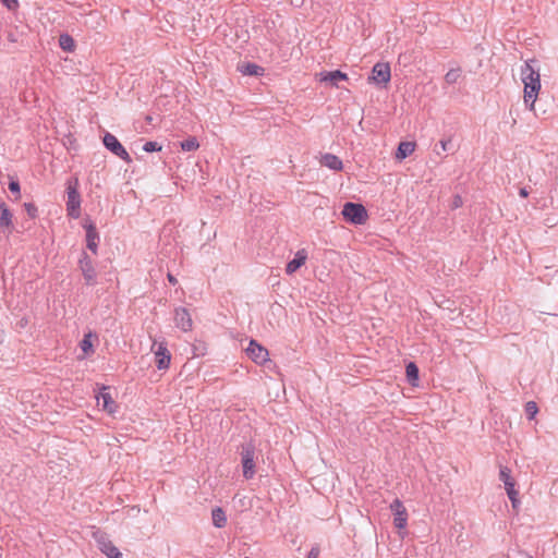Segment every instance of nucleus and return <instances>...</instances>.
I'll return each mask as SVG.
<instances>
[{
	"instance_id": "obj_1",
	"label": "nucleus",
	"mask_w": 558,
	"mask_h": 558,
	"mask_svg": "<svg viewBox=\"0 0 558 558\" xmlns=\"http://www.w3.org/2000/svg\"><path fill=\"white\" fill-rule=\"evenodd\" d=\"M535 62L537 61L532 59L521 66V78L524 84V102L531 110L534 109V104L541 89L539 71L533 66Z\"/></svg>"
},
{
	"instance_id": "obj_2",
	"label": "nucleus",
	"mask_w": 558,
	"mask_h": 558,
	"mask_svg": "<svg viewBox=\"0 0 558 558\" xmlns=\"http://www.w3.org/2000/svg\"><path fill=\"white\" fill-rule=\"evenodd\" d=\"M240 456L244 478H253L256 473V448L254 444L252 441L242 444Z\"/></svg>"
},
{
	"instance_id": "obj_3",
	"label": "nucleus",
	"mask_w": 558,
	"mask_h": 558,
	"mask_svg": "<svg viewBox=\"0 0 558 558\" xmlns=\"http://www.w3.org/2000/svg\"><path fill=\"white\" fill-rule=\"evenodd\" d=\"M77 179L66 182V210L71 218L77 219L81 215V195L77 190Z\"/></svg>"
},
{
	"instance_id": "obj_4",
	"label": "nucleus",
	"mask_w": 558,
	"mask_h": 558,
	"mask_svg": "<svg viewBox=\"0 0 558 558\" xmlns=\"http://www.w3.org/2000/svg\"><path fill=\"white\" fill-rule=\"evenodd\" d=\"M342 216L347 222L363 225L368 218L366 208L360 203L347 202L342 208Z\"/></svg>"
},
{
	"instance_id": "obj_5",
	"label": "nucleus",
	"mask_w": 558,
	"mask_h": 558,
	"mask_svg": "<svg viewBox=\"0 0 558 558\" xmlns=\"http://www.w3.org/2000/svg\"><path fill=\"white\" fill-rule=\"evenodd\" d=\"M102 144L114 156L119 157L128 163L132 162L131 156L113 134L106 132L102 137Z\"/></svg>"
},
{
	"instance_id": "obj_6",
	"label": "nucleus",
	"mask_w": 558,
	"mask_h": 558,
	"mask_svg": "<svg viewBox=\"0 0 558 558\" xmlns=\"http://www.w3.org/2000/svg\"><path fill=\"white\" fill-rule=\"evenodd\" d=\"M78 268L82 271L86 286H95L97 272L90 256L86 252H82L78 259Z\"/></svg>"
},
{
	"instance_id": "obj_7",
	"label": "nucleus",
	"mask_w": 558,
	"mask_h": 558,
	"mask_svg": "<svg viewBox=\"0 0 558 558\" xmlns=\"http://www.w3.org/2000/svg\"><path fill=\"white\" fill-rule=\"evenodd\" d=\"M94 537L98 544L99 549L109 558H122V554L112 544L108 536L100 531L94 533Z\"/></svg>"
},
{
	"instance_id": "obj_8",
	"label": "nucleus",
	"mask_w": 558,
	"mask_h": 558,
	"mask_svg": "<svg viewBox=\"0 0 558 558\" xmlns=\"http://www.w3.org/2000/svg\"><path fill=\"white\" fill-rule=\"evenodd\" d=\"M246 354L256 364H263L268 361V350L253 339L246 348Z\"/></svg>"
},
{
	"instance_id": "obj_9",
	"label": "nucleus",
	"mask_w": 558,
	"mask_h": 558,
	"mask_svg": "<svg viewBox=\"0 0 558 558\" xmlns=\"http://www.w3.org/2000/svg\"><path fill=\"white\" fill-rule=\"evenodd\" d=\"M390 78L391 72L389 63L378 62L373 66L372 76L369 77V80L374 81L378 85H386L387 83H389Z\"/></svg>"
},
{
	"instance_id": "obj_10",
	"label": "nucleus",
	"mask_w": 558,
	"mask_h": 558,
	"mask_svg": "<svg viewBox=\"0 0 558 558\" xmlns=\"http://www.w3.org/2000/svg\"><path fill=\"white\" fill-rule=\"evenodd\" d=\"M86 231V247L94 254H97L98 243H99V233L97 228L93 221H86L83 225Z\"/></svg>"
},
{
	"instance_id": "obj_11",
	"label": "nucleus",
	"mask_w": 558,
	"mask_h": 558,
	"mask_svg": "<svg viewBox=\"0 0 558 558\" xmlns=\"http://www.w3.org/2000/svg\"><path fill=\"white\" fill-rule=\"evenodd\" d=\"M174 323L184 332L190 331L193 326L191 314L185 307H177L174 310Z\"/></svg>"
},
{
	"instance_id": "obj_12",
	"label": "nucleus",
	"mask_w": 558,
	"mask_h": 558,
	"mask_svg": "<svg viewBox=\"0 0 558 558\" xmlns=\"http://www.w3.org/2000/svg\"><path fill=\"white\" fill-rule=\"evenodd\" d=\"M171 362V354L167 349L166 343L160 342L158 349L155 352V363L158 369H167Z\"/></svg>"
},
{
	"instance_id": "obj_13",
	"label": "nucleus",
	"mask_w": 558,
	"mask_h": 558,
	"mask_svg": "<svg viewBox=\"0 0 558 558\" xmlns=\"http://www.w3.org/2000/svg\"><path fill=\"white\" fill-rule=\"evenodd\" d=\"M306 258H307V253L304 248L302 250H299L295 255H294V258L291 259L288 264H287V267H286V272L288 275H292L293 272H295L299 268H301L305 262H306Z\"/></svg>"
},
{
	"instance_id": "obj_14",
	"label": "nucleus",
	"mask_w": 558,
	"mask_h": 558,
	"mask_svg": "<svg viewBox=\"0 0 558 558\" xmlns=\"http://www.w3.org/2000/svg\"><path fill=\"white\" fill-rule=\"evenodd\" d=\"M320 82H328L331 86H338V82L348 80V76L344 72L340 70L322 72Z\"/></svg>"
},
{
	"instance_id": "obj_15",
	"label": "nucleus",
	"mask_w": 558,
	"mask_h": 558,
	"mask_svg": "<svg viewBox=\"0 0 558 558\" xmlns=\"http://www.w3.org/2000/svg\"><path fill=\"white\" fill-rule=\"evenodd\" d=\"M97 404L110 414L114 413L118 408L110 393L104 391L97 397Z\"/></svg>"
},
{
	"instance_id": "obj_16",
	"label": "nucleus",
	"mask_w": 558,
	"mask_h": 558,
	"mask_svg": "<svg viewBox=\"0 0 558 558\" xmlns=\"http://www.w3.org/2000/svg\"><path fill=\"white\" fill-rule=\"evenodd\" d=\"M238 70L243 74L247 76H259L264 74V68L253 63V62H245L238 65Z\"/></svg>"
},
{
	"instance_id": "obj_17",
	"label": "nucleus",
	"mask_w": 558,
	"mask_h": 558,
	"mask_svg": "<svg viewBox=\"0 0 558 558\" xmlns=\"http://www.w3.org/2000/svg\"><path fill=\"white\" fill-rule=\"evenodd\" d=\"M12 218L13 215L8 205L4 202L0 203V228L2 230L11 229L13 227Z\"/></svg>"
},
{
	"instance_id": "obj_18",
	"label": "nucleus",
	"mask_w": 558,
	"mask_h": 558,
	"mask_svg": "<svg viewBox=\"0 0 558 558\" xmlns=\"http://www.w3.org/2000/svg\"><path fill=\"white\" fill-rule=\"evenodd\" d=\"M320 163L335 171H340L343 168L342 160L329 153L322 156Z\"/></svg>"
},
{
	"instance_id": "obj_19",
	"label": "nucleus",
	"mask_w": 558,
	"mask_h": 558,
	"mask_svg": "<svg viewBox=\"0 0 558 558\" xmlns=\"http://www.w3.org/2000/svg\"><path fill=\"white\" fill-rule=\"evenodd\" d=\"M415 146L414 142H400L396 151V158L400 160L407 158L414 151Z\"/></svg>"
},
{
	"instance_id": "obj_20",
	"label": "nucleus",
	"mask_w": 558,
	"mask_h": 558,
	"mask_svg": "<svg viewBox=\"0 0 558 558\" xmlns=\"http://www.w3.org/2000/svg\"><path fill=\"white\" fill-rule=\"evenodd\" d=\"M213 524L218 527H225L227 524V515L222 508L216 507L211 510Z\"/></svg>"
},
{
	"instance_id": "obj_21",
	"label": "nucleus",
	"mask_w": 558,
	"mask_h": 558,
	"mask_svg": "<svg viewBox=\"0 0 558 558\" xmlns=\"http://www.w3.org/2000/svg\"><path fill=\"white\" fill-rule=\"evenodd\" d=\"M418 367L417 365L414 363V362H410L407 364L405 366V374H407V378H408V381L413 385V386H416V381L418 380Z\"/></svg>"
},
{
	"instance_id": "obj_22",
	"label": "nucleus",
	"mask_w": 558,
	"mask_h": 558,
	"mask_svg": "<svg viewBox=\"0 0 558 558\" xmlns=\"http://www.w3.org/2000/svg\"><path fill=\"white\" fill-rule=\"evenodd\" d=\"M59 46L66 52H72L75 49V41L69 34H61L59 37Z\"/></svg>"
},
{
	"instance_id": "obj_23",
	"label": "nucleus",
	"mask_w": 558,
	"mask_h": 558,
	"mask_svg": "<svg viewBox=\"0 0 558 558\" xmlns=\"http://www.w3.org/2000/svg\"><path fill=\"white\" fill-rule=\"evenodd\" d=\"M92 337H96V335H94L93 332L85 333L84 338L80 342V348L87 355L94 353Z\"/></svg>"
},
{
	"instance_id": "obj_24",
	"label": "nucleus",
	"mask_w": 558,
	"mask_h": 558,
	"mask_svg": "<svg viewBox=\"0 0 558 558\" xmlns=\"http://www.w3.org/2000/svg\"><path fill=\"white\" fill-rule=\"evenodd\" d=\"M393 524L397 529L402 530L407 526L408 512L405 508H402L400 512L393 514Z\"/></svg>"
},
{
	"instance_id": "obj_25",
	"label": "nucleus",
	"mask_w": 558,
	"mask_h": 558,
	"mask_svg": "<svg viewBox=\"0 0 558 558\" xmlns=\"http://www.w3.org/2000/svg\"><path fill=\"white\" fill-rule=\"evenodd\" d=\"M510 473H511V471L507 466L500 469L499 480L501 482H504L505 488L511 487V486L515 485V483H514L513 478L511 477Z\"/></svg>"
},
{
	"instance_id": "obj_26",
	"label": "nucleus",
	"mask_w": 558,
	"mask_h": 558,
	"mask_svg": "<svg viewBox=\"0 0 558 558\" xmlns=\"http://www.w3.org/2000/svg\"><path fill=\"white\" fill-rule=\"evenodd\" d=\"M524 411H525V415L527 417V420H534L537 412H538V407L536 404V402L534 401H529L525 403V407H524Z\"/></svg>"
},
{
	"instance_id": "obj_27",
	"label": "nucleus",
	"mask_w": 558,
	"mask_h": 558,
	"mask_svg": "<svg viewBox=\"0 0 558 558\" xmlns=\"http://www.w3.org/2000/svg\"><path fill=\"white\" fill-rule=\"evenodd\" d=\"M181 148L185 151H192L198 148L199 144L196 137H189L185 141L181 142Z\"/></svg>"
},
{
	"instance_id": "obj_28",
	"label": "nucleus",
	"mask_w": 558,
	"mask_h": 558,
	"mask_svg": "<svg viewBox=\"0 0 558 558\" xmlns=\"http://www.w3.org/2000/svg\"><path fill=\"white\" fill-rule=\"evenodd\" d=\"M461 76V70L460 69H451L449 70L445 75V81L448 84H454Z\"/></svg>"
},
{
	"instance_id": "obj_29",
	"label": "nucleus",
	"mask_w": 558,
	"mask_h": 558,
	"mask_svg": "<svg viewBox=\"0 0 558 558\" xmlns=\"http://www.w3.org/2000/svg\"><path fill=\"white\" fill-rule=\"evenodd\" d=\"M9 190L11 193L13 194H16V198L20 197V193H21V185H20V182L17 179L13 178V177H10V181H9Z\"/></svg>"
},
{
	"instance_id": "obj_30",
	"label": "nucleus",
	"mask_w": 558,
	"mask_h": 558,
	"mask_svg": "<svg viewBox=\"0 0 558 558\" xmlns=\"http://www.w3.org/2000/svg\"><path fill=\"white\" fill-rule=\"evenodd\" d=\"M161 148V145L154 141L146 142L143 146V150L146 153L160 151Z\"/></svg>"
},
{
	"instance_id": "obj_31",
	"label": "nucleus",
	"mask_w": 558,
	"mask_h": 558,
	"mask_svg": "<svg viewBox=\"0 0 558 558\" xmlns=\"http://www.w3.org/2000/svg\"><path fill=\"white\" fill-rule=\"evenodd\" d=\"M24 209L27 213L29 218L34 219V218L37 217L38 209H37L35 204H33V203H25L24 204Z\"/></svg>"
},
{
	"instance_id": "obj_32",
	"label": "nucleus",
	"mask_w": 558,
	"mask_h": 558,
	"mask_svg": "<svg viewBox=\"0 0 558 558\" xmlns=\"http://www.w3.org/2000/svg\"><path fill=\"white\" fill-rule=\"evenodd\" d=\"M439 146L442 151H450L452 150V141L451 137L442 138L439 141Z\"/></svg>"
},
{
	"instance_id": "obj_33",
	"label": "nucleus",
	"mask_w": 558,
	"mask_h": 558,
	"mask_svg": "<svg viewBox=\"0 0 558 558\" xmlns=\"http://www.w3.org/2000/svg\"><path fill=\"white\" fill-rule=\"evenodd\" d=\"M1 3L10 11H15L19 8V0H1Z\"/></svg>"
},
{
	"instance_id": "obj_34",
	"label": "nucleus",
	"mask_w": 558,
	"mask_h": 558,
	"mask_svg": "<svg viewBox=\"0 0 558 558\" xmlns=\"http://www.w3.org/2000/svg\"><path fill=\"white\" fill-rule=\"evenodd\" d=\"M402 508H405V507L403 506L402 501L399 499H395L390 505V509L393 512V514L397 512H400L402 510Z\"/></svg>"
},
{
	"instance_id": "obj_35",
	"label": "nucleus",
	"mask_w": 558,
	"mask_h": 558,
	"mask_svg": "<svg viewBox=\"0 0 558 558\" xmlns=\"http://www.w3.org/2000/svg\"><path fill=\"white\" fill-rule=\"evenodd\" d=\"M463 205L462 197L457 194L453 196L452 202L450 204L451 209H457Z\"/></svg>"
},
{
	"instance_id": "obj_36",
	"label": "nucleus",
	"mask_w": 558,
	"mask_h": 558,
	"mask_svg": "<svg viewBox=\"0 0 558 558\" xmlns=\"http://www.w3.org/2000/svg\"><path fill=\"white\" fill-rule=\"evenodd\" d=\"M29 324V319L27 316H23L21 317L17 322H16V328L19 329H24L28 326Z\"/></svg>"
},
{
	"instance_id": "obj_37",
	"label": "nucleus",
	"mask_w": 558,
	"mask_h": 558,
	"mask_svg": "<svg viewBox=\"0 0 558 558\" xmlns=\"http://www.w3.org/2000/svg\"><path fill=\"white\" fill-rule=\"evenodd\" d=\"M506 492H507V495L509 497V499L511 500L512 498H518V490L514 488V486H511V487H507L506 488Z\"/></svg>"
},
{
	"instance_id": "obj_38",
	"label": "nucleus",
	"mask_w": 558,
	"mask_h": 558,
	"mask_svg": "<svg viewBox=\"0 0 558 558\" xmlns=\"http://www.w3.org/2000/svg\"><path fill=\"white\" fill-rule=\"evenodd\" d=\"M319 553H320L319 547L313 546L306 558H318Z\"/></svg>"
},
{
	"instance_id": "obj_39",
	"label": "nucleus",
	"mask_w": 558,
	"mask_h": 558,
	"mask_svg": "<svg viewBox=\"0 0 558 558\" xmlns=\"http://www.w3.org/2000/svg\"><path fill=\"white\" fill-rule=\"evenodd\" d=\"M167 279L171 284H175L178 282L177 278L170 272L167 275Z\"/></svg>"
},
{
	"instance_id": "obj_40",
	"label": "nucleus",
	"mask_w": 558,
	"mask_h": 558,
	"mask_svg": "<svg viewBox=\"0 0 558 558\" xmlns=\"http://www.w3.org/2000/svg\"><path fill=\"white\" fill-rule=\"evenodd\" d=\"M519 195L521 197H527L529 192H527V190L525 187H521L520 191H519Z\"/></svg>"
},
{
	"instance_id": "obj_41",
	"label": "nucleus",
	"mask_w": 558,
	"mask_h": 558,
	"mask_svg": "<svg viewBox=\"0 0 558 558\" xmlns=\"http://www.w3.org/2000/svg\"><path fill=\"white\" fill-rule=\"evenodd\" d=\"M511 504H512V507L514 509H518L519 505H520V500L518 498H512L511 500Z\"/></svg>"
},
{
	"instance_id": "obj_42",
	"label": "nucleus",
	"mask_w": 558,
	"mask_h": 558,
	"mask_svg": "<svg viewBox=\"0 0 558 558\" xmlns=\"http://www.w3.org/2000/svg\"><path fill=\"white\" fill-rule=\"evenodd\" d=\"M434 151H435L437 155H440V151L437 149V145L435 146Z\"/></svg>"
}]
</instances>
